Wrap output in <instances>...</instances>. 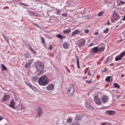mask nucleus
<instances>
[{
  "instance_id": "nucleus-1",
  "label": "nucleus",
  "mask_w": 125,
  "mask_h": 125,
  "mask_svg": "<svg viewBox=\"0 0 125 125\" xmlns=\"http://www.w3.org/2000/svg\"><path fill=\"white\" fill-rule=\"evenodd\" d=\"M48 83V80L45 75L41 77L38 80V83L41 85L45 86Z\"/></svg>"
},
{
  "instance_id": "nucleus-2",
  "label": "nucleus",
  "mask_w": 125,
  "mask_h": 125,
  "mask_svg": "<svg viewBox=\"0 0 125 125\" xmlns=\"http://www.w3.org/2000/svg\"><path fill=\"white\" fill-rule=\"evenodd\" d=\"M74 86L73 85L70 86L68 89L67 94L69 96L71 97L73 96L75 92Z\"/></svg>"
},
{
  "instance_id": "nucleus-3",
  "label": "nucleus",
  "mask_w": 125,
  "mask_h": 125,
  "mask_svg": "<svg viewBox=\"0 0 125 125\" xmlns=\"http://www.w3.org/2000/svg\"><path fill=\"white\" fill-rule=\"evenodd\" d=\"M36 67L38 71H42L44 68V65L42 62H39L36 64Z\"/></svg>"
},
{
  "instance_id": "nucleus-4",
  "label": "nucleus",
  "mask_w": 125,
  "mask_h": 125,
  "mask_svg": "<svg viewBox=\"0 0 125 125\" xmlns=\"http://www.w3.org/2000/svg\"><path fill=\"white\" fill-rule=\"evenodd\" d=\"M120 17L119 15H117L116 12L114 11V13L112 16L111 20L112 22H114L115 21L118 20Z\"/></svg>"
},
{
  "instance_id": "nucleus-5",
  "label": "nucleus",
  "mask_w": 125,
  "mask_h": 125,
  "mask_svg": "<svg viewBox=\"0 0 125 125\" xmlns=\"http://www.w3.org/2000/svg\"><path fill=\"white\" fill-rule=\"evenodd\" d=\"M125 56V51L121 53L120 54L116 56L115 58V60L116 61L121 59L123 57Z\"/></svg>"
},
{
  "instance_id": "nucleus-6",
  "label": "nucleus",
  "mask_w": 125,
  "mask_h": 125,
  "mask_svg": "<svg viewBox=\"0 0 125 125\" xmlns=\"http://www.w3.org/2000/svg\"><path fill=\"white\" fill-rule=\"evenodd\" d=\"M37 112L38 114L37 115V117H40L41 116L43 112L42 109V108L40 107L38 108L37 109Z\"/></svg>"
},
{
  "instance_id": "nucleus-7",
  "label": "nucleus",
  "mask_w": 125,
  "mask_h": 125,
  "mask_svg": "<svg viewBox=\"0 0 125 125\" xmlns=\"http://www.w3.org/2000/svg\"><path fill=\"white\" fill-rule=\"evenodd\" d=\"M85 105L86 108L90 110H93V108L90 106L89 102L87 101H86L85 104Z\"/></svg>"
},
{
  "instance_id": "nucleus-8",
  "label": "nucleus",
  "mask_w": 125,
  "mask_h": 125,
  "mask_svg": "<svg viewBox=\"0 0 125 125\" xmlns=\"http://www.w3.org/2000/svg\"><path fill=\"white\" fill-rule=\"evenodd\" d=\"M15 102L12 99L10 101V104H9V106L13 109H15V107L14 106V105L15 104Z\"/></svg>"
},
{
  "instance_id": "nucleus-9",
  "label": "nucleus",
  "mask_w": 125,
  "mask_h": 125,
  "mask_svg": "<svg viewBox=\"0 0 125 125\" xmlns=\"http://www.w3.org/2000/svg\"><path fill=\"white\" fill-rule=\"evenodd\" d=\"M94 100L95 103L99 105L101 104V102L100 99L98 98V96H95L94 98Z\"/></svg>"
},
{
  "instance_id": "nucleus-10",
  "label": "nucleus",
  "mask_w": 125,
  "mask_h": 125,
  "mask_svg": "<svg viewBox=\"0 0 125 125\" xmlns=\"http://www.w3.org/2000/svg\"><path fill=\"white\" fill-rule=\"evenodd\" d=\"M108 99V97L106 95H104L102 97L101 101L103 103H106Z\"/></svg>"
},
{
  "instance_id": "nucleus-11",
  "label": "nucleus",
  "mask_w": 125,
  "mask_h": 125,
  "mask_svg": "<svg viewBox=\"0 0 125 125\" xmlns=\"http://www.w3.org/2000/svg\"><path fill=\"white\" fill-rule=\"evenodd\" d=\"M54 86V85L53 84H49L47 87V89L48 90H52Z\"/></svg>"
},
{
  "instance_id": "nucleus-12",
  "label": "nucleus",
  "mask_w": 125,
  "mask_h": 125,
  "mask_svg": "<svg viewBox=\"0 0 125 125\" xmlns=\"http://www.w3.org/2000/svg\"><path fill=\"white\" fill-rule=\"evenodd\" d=\"M32 60H29L28 62L26 63L25 65V67L26 68H27L30 67L31 64L32 62Z\"/></svg>"
},
{
  "instance_id": "nucleus-13",
  "label": "nucleus",
  "mask_w": 125,
  "mask_h": 125,
  "mask_svg": "<svg viewBox=\"0 0 125 125\" xmlns=\"http://www.w3.org/2000/svg\"><path fill=\"white\" fill-rule=\"evenodd\" d=\"M98 47H94L92 49V52L93 53H97L98 52Z\"/></svg>"
},
{
  "instance_id": "nucleus-14",
  "label": "nucleus",
  "mask_w": 125,
  "mask_h": 125,
  "mask_svg": "<svg viewBox=\"0 0 125 125\" xmlns=\"http://www.w3.org/2000/svg\"><path fill=\"white\" fill-rule=\"evenodd\" d=\"M69 46V43L68 42H65L63 45V47L65 49L68 48Z\"/></svg>"
},
{
  "instance_id": "nucleus-15",
  "label": "nucleus",
  "mask_w": 125,
  "mask_h": 125,
  "mask_svg": "<svg viewBox=\"0 0 125 125\" xmlns=\"http://www.w3.org/2000/svg\"><path fill=\"white\" fill-rule=\"evenodd\" d=\"M80 33V31L78 30H76L72 33L71 34L72 36V37L74 35L79 34Z\"/></svg>"
},
{
  "instance_id": "nucleus-16",
  "label": "nucleus",
  "mask_w": 125,
  "mask_h": 125,
  "mask_svg": "<svg viewBox=\"0 0 125 125\" xmlns=\"http://www.w3.org/2000/svg\"><path fill=\"white\" fill-rule=\"evenodd\" d=\"M83 118L82 115H78L75 117V119L77 120H81Z\"/></svg>"
},
{
  "instance_id": "nucleus-17",
  "label": "nucleus",
  "mask_w": 125,
  "mask_h": 125,
  "mask_svg": "<svg viewBox=\"0 0 125 125\" xmlns=\"http://www.w3.org/2000/svg\"><path fill=\"white\" fill-rule=\"evenodd\" d=\"M106 112L107 114L109 115H112L114 114L115 111L112 110H109L106 111Z\"/></svg>"
},
{
  "instance_id": "nucleus-18",
  "label": "nucleus",
  "mask_w": 125,
  "mask_h": 125,
  "mask_svg": "<svg viewBox=\"0 0 125 125\" xmlns=\"http://www.w3.org/2000/svg\"><path fill=\"white\" fill-rule=\"evenodd\" d=\"M71 31V29H68L66 30H64L63 32L64 34H68L70 33Z\"/></svg>"
},
{
  "instance_id": "nucleus-19",
  "label": "nucleus",
  "mask_w": 125,
  "mask_h": 125,
  "mask_svg": "<svg viewBox=\"0 0 125 125\" xmlns=\"http://www.w3.org/2000/svg\"><path fill=\"white\" fill-rule=\"evenodd\" d=\"M85 41H80L79 43L78 46L80 47L83 46L84 44Z\"/></svg>"
},
{
  "instance_id": "nucleus-20",
  "label": "nucleus",
  "mask_w": 125,
  "mask_h": 125,
  "mask_svg": "<svg viewBox=\"0 0 125 125\" xmlns=\"http://www.w3.org/2000/svg\"><path fill=\"white\" fill-rule=\"evenodd\" d=\"M105 48L103 47H101L99 48H98V52L100 53L101 52H103Z\"/></svg>"
},
{
  "instance_id": "nucleus-21",
  "label": "nucleus",
  "mask_w": 125,
  "mask_h": 125,
  "mask_svg": "<svg viewBox=\"0 0 125 125\" xmlns=\"http://www.w3.org/2000/svg\"><path fill=\"white\" fill-rule=\"evenodd\" d=\"M1 67L2 70L3 71H6L7 70V68L3 64H1Z\"/></svg>"
},
{
  "instance_id": "nucleus-22",
  "label": "nucleus",
  "mask_w": 125,
  "mask_h": 125,
  "mask_svg": "<svg viewBox=\"0 0 125 125\" xmlns=\"http://www.w3.org/2000/svg\"><path fill=\"white\" fill-rule=\"evenodd\" d=\"M110 78L111 77L110 76L107 77L105 78V81L108 82H110Z\"/></svg>"
},
{
  "instance_id": "nucleus-23",
  "label": "nucleus",
  "mask_w": 125,
  "mask_h": 125,
  "mask_svg": "<svg viewBox=\"0 0 125 125\" xmlns=\"http://www.w3.org/2000/svg\"><path fill=\"white\" fill-rule=\"evenodd\" d=\"M114 86L116 88L119 89L120 88V86L117 83H115Z\"/></svg>"
},
{
  "instance_id": "nucleus-24",
  "label": "nucleus",
  "mask_w": 125,
  "mask_h": 125,
  "mask_svg": "<svg viewBox=\"0 0 125 125\" xmlns=\"http://www.w3.org/2000/svg\"><path fill=\"white\" fill-rule=\"evenodd\" d=\"M59 39L62 40L63 39L62 35L61 34H59L56 36Z\"/></svg>"
},
{
  "instance_id": "nucleus-25",
  "label": "nucleus",
  "mask_w": 125,
  "mask_h": 125,
  "mask_svg": "<svg viewBox=\"0 0 125 125\" xmlns=\"http://www.w3.org/2000/svg\"><path fill=\"white\" fill-rule=\"evenodd\" d=\"M104 11H101L98 14V16H101L103 15L104 13Z\"/></svg>"
},
{
  "instance_id": "nucleus-26",
  "label": "nucleus",
  "mask_w": 125,
  "mask_h": 125,
  "mask_svg": "<svg viewBox=\"0 0 125 125\" xmlns=\"http://www.w3.org/2000/svg\"><path fill=\"white\" fill-rule=\"evenodd\" d=\"M41 39L42 40V43L43 44L45 45V41L43 38L42 37H41Z\"/></svg>"
},
{
  "instance_id": "nucleus-27",
  "label": "nucleus",
  "mask_w": 125,
  "mask_h": 125,
  "mask_svg": "<svg viewBox=\"0 0 125 125\" xmlns=\"http://www.w3.org/2000/svg\"><path fill=\"white\" fill-rule=\"evenodd\" d=\"M3 37L4 38L5 40H6V41L8 43H9V39L7 37H6V36L5 35H3Z\"/></svg>"
},
{
  "instance_id": "nucleus-28",
  "label": "nucleus",
  "mask_w": 125,
  "mask_h": 125,
  "mask_svg": "<svg viewBox=\"0 0 125 125\" xmlns=\"http://www.w3.org/2000/svg\"><path fill=\"white\" fill-rule=\"evenodd\" d=\"M67 121L68 123H71L72 122V119L71 118H69L67 119Z\"/></svg>"
},
{
  "instance_id": "nucleus-29",
  "label": "nucleus",
  "mask_w": 125,
  "mask_h": 125,
  "mask_svg": "<svg viewBox=\"0 0 125 125\" xmlns=\"http://www.w3.org/2000/svg\"><path fill=\"white\" fill-rule=\"evenodd\" d=\"M56 13L58 15H60L61 14L60 11V10L58 9L56 10Z\"/></svg>"
},
{
  "instance_id": "nucleus-30",
  "label": "nucleus",
  "mask_w": 125,
  "mask_h": 125,
  "mask_svg": "<svg viewBox=\"0 0 125 125\" xmlns=\"http://www.w3.org/2000/svg\"><path fill=\"white\" fill-rule=\"evenodd\" d=\"M24 56L27 58H28L30 56V54L28 53H26L24 54Z\"/></svg>"
},
{
  "instance_id": "nucleus-31",
  "label": "nucleus",
  "mask_w": 125,
  "mask_h": 125,
  "mask_svg": "<svg viewBox=\"0 0 125 125\" xmlns=\"http://www.w3.org/2000/svg\"><path fill=\"white\" fill-rule=\"evenodd\" d=\"M62 16L65 17H68L67 13L66 12L63 13L62 14Z\"/></svg>"
},
{
  "instance_id": "nucleus-32",
  "label": "nucleus",
  "mask_w": 125,
  "mask_h": 125,
  "mask_svg": "<svg viewBox=\"0 0 125 125\" xmlns=\"http://www.w3.org/2000/svg\"><path fill=\"white\" fill-rule=\"evenodd\" d=\"M77 66L78 68V69H79L80 68V67L79 65V58H78L77 60Z\"/></svg>"
},
{
  "instance_id": "nucleus-33",
  "label": "nucleus",
  "mask_w": 125,
  "mask_h": 125,
  "mask_svg": "<svg viewBox=\"0 0 125 125\" xmlns=\"http://www.w3.org/2000/svg\"><path fill=\"white\" fill-rule=\"evenodd\" d=\"M7 98L6 97V95H5L3 98L2 100V101H6L7 100Z\"/></svg>"
},
{
  "instance_id": "nucleus-34",
  "label": "nucleus",
  "mask_w": 125,
  "mask_h": 125,
  "mask_svg": "<svg viewBox=\"0 0 125 125\" xmlns=\"http://www.w3.org/2000/svg\"><path fill=\"white\" fill-rule=\"evenodd\" d=\"M39 72V73L37 74L38 76L42 75L43 73L42 71H40Z\"/></svg>"
},
{
  "instance_id": "nucleus-35",
  "label": "nucleus",
  "mask_w": 125,
  "mask_h": 125,
  "mask_svg": "<svg viewBox=\"0 0 125 125\" xmlns=\"http://www.w3.org/2000/svg\"><path fill=\"white\" fill-rule=\"evenodd\" d=\"M109 58L108 57L107 58L106 60L104 62V63H107L109 61Z\"/></svg>"
},
{
  "instance_id": "nucleus-36",
  "label": "nucleus",
  "mask_w": 125,
  "mask_h": 125,
  "mask_svg": "<svg viewBox=\"0 0 125 125\" xmlns=\"http://www.w3.org/2000/svg\"><path fill=\"white\" fill-rule=\"evenodd\" d=\"M30 87L33 90H34L35 88V87L31 85H30Z\"/></svg>"
},
{
  "instance_id": "nucleus-37",
  "label": "nucleus",
  "mask_w": 125,
  "mask_h": 125,
  "mask_svg": "<svg viewBox=\"0 0 125 125\" xmlns=\"http://www.w3.org/2000/svg\"><path fill=\"white\" fill-rule=\"evenodd\" d=\"M20 4H21L23 5H24V6H25L26 7H28L29 6V5H27V4H26L23 3H22V2H20Z\"/></svg>"
},
{
  "instance_id": "nucleus-38",
  "label": "nucleus",
  "mask_w": 125,
  "mask_h": 125,
  "mask_svg": "<svg viewBox=\"0 0 125 125\" xmlns=\"http://www.w3.org/2000/svg\"><path fill=\"white\" fill-rule=\"evenodd\" d=\"M109 30L108 28L106 29L104 31V33H107L109 31Z\"/></svg>"
},
{
  "instance_id": "nucleus-39",
  "label": "nucleus",
  "mask_w": 125,
  "mask_h": 125,
  "mask_svg": "<svg viewBox=\"0 0 125 125\" xmlns=\"http://www.w3.org/2000/svg\"><path fill=\"white\" fill-rule=\"evenodd\" d=\"M124 1H121L119 3V5H122L124 4Z\"/></svg>"
},
{
  "instance_id": "nucleus-40",
  "label": "nucleus",
  "mask_w": 125,
  "mask_h": 125,
  "mask_svg": "<svg viewBox=\"0 0 125 125\" xmlns=\"http://www.w3.org/2000/svg\"><path fill=\"white\" fill-rule=\"evenodd\" d=\"M53 47L52 45H50L49 47V49L50 50H51Z\"/></svg>"
},
{
  "instance_id": "nucleus-41",
  "label": "nucleus",
  "mask_w": 125,
  "mask_h": 125,
  "mask_svg": "<svg viewBox=\"0 0 125 125\" xmlns=\"http://www.w3.org/2000/svg\"><path fill=\"white\" fill-rule=\"evenodd\" d=\"M32 24L36 26L37 27H39V25H37V24H36V23H32Z\"/></svg>"
},
{
  "instance_id": "nucleus-42",
  "label": "nucleus",
  "mask_w": 125,
  "mask_h": 125,
  "mask_svg": "<svg viewBox=\"0 0 125 125\" xmlns=\"http://www.w3.org/2000/svg\"><path fill=\"white\" fill-rule=\"evenodd\" d=\"M85 81L86 82V83H91L92 81L91 80H86Z\"/></svg>"
},
{
  "instance_id": "nucleus-43",
  "label": "nucleus",
  "mask_w": 125,
  "mask_h": 125,
  "mask_svg": "<svg viewBox=\"0 0 125 125\" xmlns=\"http://www.w3.org/2000/svg\"><path fill=\"white\" fill-rule=\"evenodd\" d=\"M26 84L28 86H30V85H31V84L29 82H26Z\"/></svg>"
},
{
  "instance_id": "nucleus-44",
  "label": "nucleus",
  "mask_w": 125,
  "mask_h": 125,
  "mask_svg": "<svg viewBox=\"0 0 125 125\" xmlns=\"http://www.w3.org/2000/svg\"><path fill=\"white\" fill-rule=\"evenodd\" d=\"M89 30L88 29H87L86 30H85V32L86 33H88L89 32Z\"/></svg>"
},
{
  "instance_id": "nucleus-45",
  "label": "nucleus",
  "mask_w": 125,
  "mask_h": 125,
  "mask_svg": "<svg viewBox=\"0 0 125 125\" xmlns=\"http://www.w3.org/2000/svg\"><path fill=\"white\" fill-rule=\"evenodd\" d=\"M29 49L31 51H32L33 50L32 48L30 46H29Z\"/></svg>"
},
{
  "instance_id": "nucleus-46",
  "label": "nucleus",
  "mask_w": 125,
  "mask_h": 125,
  "mask_svg": "<svg viewBox=\"0 0 125 125\" xmlns=\"http://www.w3.org/2000/svg\"><path fill=\"white\" fill-rule=\"evenodd\" d=\"M94 45L93 44V43H92L90 44L88 46V47Z\"/></svg>"
},
{
  "instance_id": "nucleus-47",
  "label": "nucleus",
  "mask_w": 125,
  "mask_h": 125,
  "mask_svg": "<svg viewBox=\"0 0 125 125\" xmlns=\"http://www.w3.org/2000/svg\"><path fill=\"white\" fill-rule=\"evenodd\" d=\"M107 70V69H106L105 68H104V70H103V72H105Z\"/></svg>"
},
{
  "instance_id": "nucleus-48",
  "label": "nucleus",
  "mask_w": 125,
  "mask_h": 125,
  "mask_svg": "<svg viewBox=\"0 0 125 125\" xmlns=\"http://www.w3.org/2000/svg\"><path fill=\"white\" fill-rule=\"evenodd\" d=\"M9 8V7L7 6V7H4L3 8V9L4 10L5 9H8Z\"/></svg>"
},
{
  "instance_id": "nucleus-49",
  "label": "nucleus",
  "mask_w": 125,
  "mask_h": 125,
  "mask_svg": "<svg viewBox=\"0 0 125 125\" xmlns=\"http://www.w3.org/2000/svg\"><path fill=\"white\" fill-rule=\"evenodd\" d=\"M3 119V117L2 116H0V121H1Z\"/></svg>"
},
{
  "instance_id": "nucleus-50",
  "label": "nucleus",
  "mask_w": 125,
  "mask_h": 125,
  "mask_svg": "<svg viewBox=\"0 0 125 125\" xmlns=\"http://www.w3.org/2000/svg\"><path fill=\"white\" fill-rule=\"evenodd\" d=\"M32 52L33 53H34V54H36V52L35 51H34L33 50H32Z\"/></svg>"
},
{
  "instance_id": "nucleus-51",
  "label": "nucleus",
  "mask_w": 125,
  "mask_h": 125,
  "mask_svg": "<svg viewBox=\"0 0 125 125\" xmlns=\"http://www.w3.org/2000/svg\"><path fill=\"white\" fill-rule=\"evenodd\" d=\"M99 34V33L97 32H95L94 33V34L95 35H98Z\"/></svg>"
},
{
  "instance_id": "nucleus-52",
  "label": "nucleus",
  "mask_w": 125,
  "mask_h": 125,
  "mask_svg": "<svg viewBox=\"0 0 125 125\" xmlns=\"http://www.w3.org/2000/svg\"><path fill=\"white\" fill-rule=\"evenodd\" d=\"M47 38L50 39H52V37H51L50 36H48L47 37Z\"/></svg>"
},
{
  "instance_id": "nucleus-53",
  "label": "nucleus",
  "mask_w": 125,
  "mask_h": 125,
  "mask_svg": "<svg viewBox=\"0 0 125 125\" xmlns=\"http://www.w3.org/2000/svg\"><path fill=\"white\" fill-rule=\"evenodd\" d=\"M36 79V78L35 77H33L32 78V80H35Z\"/></svg>"
},
{
  "instance_id": "nucleus-54",
  "label": "nucleus",
  "mask_w": 125,
  "mask_h": 125,
  "mask_svg": "<svg viewBox=\"0 0 125 125\" xmlns=\"http://www.w3.org/2000/svg\"><path fill=\"white\" fill-rule=\"evenodd\" d=\"M88 74L89 75V76L91 75L90 74V71H88Z\"/></svg>"
},
{
  "instance_id": "nucleus-55",
  "label": "nucleus",
  "mask_w": 125,
  "mask_h": 125,
  "mask_svg": "<svg viewBox=\"0 0 125 125\" xmlns=\"http://www.w3.org/2000/svg\"><path fill=\"white\" fill-rule=\"evenodd\" d=\"M122 20L123 21L125 20V16L122 19Z\"/></svg>"
},
{
  "instance_id": "nucleus-56",
  "label": "nucleus",
  "mask_w": 125,
  "mask_h": 125,
  "mask_svg": "<svg viewBox=\"0 0 125 125\" xmlns=\"http://www.w3.org/2000/svg\"><path fill=\"white\" fill-rule=\"evenodd\" d=\"M105 123H102V125H105Z\"/></svg>"
},
{
  "instance_id": "nucleus-57",
  "label": "nucleus",
  "mask_w": 125,
  "mask_h": 125,
  "mask_svg": "<svg viewBox=\"0 0 125 125\" xmlns=\"http://www.w3.org/2000/svg\"><path fill=\"white\" fill-rule=\"evenodd\" d=\"M66 37L65 36L62 35L63 39L65 38Z\"/></svg>"
},
{
  "instance_id": "nucleus-58",
  "label": "nucleus",
  "mask_w": 125,
  "mask_h": 125,
  "mask_svg": "<svg viewBox=\"0 0 125 125\" xmlns=\"http://www.w3.org/2000/svg\"><path fill=\"white\" fill-rule=\"evenodd\" d=\"M120 64L119 63H118V64H117L116 65V66H119V65H120Z\"/></svg>"
},
{
  "instance_id": "nucleus-59",
  "label": "nucleus",
  "mask_w": 125,
  "mask_h": 125,
  "mask_svg": "<svg viewBox=\"0 0 125 125\" xmlns=\"http://www.w3.org/2000/svg\"><path fill=\"white\" fill-rule=\"evenodd\" d=\"M109 21H108V22L107 23V25H109Z\"/></svg>"
},
{
  "instance_id": "nucleus-60",
  "label": "nucleus",
  "mask_w": 125,
  "mask_h": 125,
  "mask_svg": "<svg viewBox=\"0 0 125 125\" xmlns=\"http://www.w3.org/2000/svg\"><path fill=\"white\" fill-rule=\"evenodd\" d=\"M124 76V74H122V75L121 76V77H123Z\"/></svg>"
},
{
  "instance_id": "nucleus-61",
  "label": "nucleus",
  "mask_w": 125,
  "mask_h": 125,
  "mask_svg": "<svg viewBox=\"0 0 125 125\" xmlns=\"http://www.w3.org/2000/svg\"><path fill=\"white\" fill-rule=\"evenodd\" d=\"M122 39H121V40H120V41H119V42H121L122 41Z\"/></svg>"
},
{
  "instance_id": "nucleus-62",
  "label": "nucleus",
  "mask_w": 125,
  "mask_h": 125,
  "mask_svg": "<svg viewBox=\"0 0 125 125\" xmlns=\"http://www.w3.org/2000/svg\"><path fill=\"white\" fill-rule=\"evenodd\" d=\"M112 79L111 80V81H112Z\"/></svg>"
},
{
  "instance_id": "nucleus-63",
  "label": "nucleus",
  "mask_w": 125,
  "mask_h": 125,
  "mask_svg": "<svg viewBox=\"0 0 125 125\" xmlns=\"http://www.w3.org/2000/svg\"><path fill=\"white\" fill-rule=\"evenodd\" d=\"M37 0V1H38V0Z\"/></svg>"
},
{
  "instance_id": "nucleus-64",
  "label": "nucleus",
  "mask_w": 125,
  "mask_h": 125,
  "mask_svg": "<svg viewBox=\"0 0 125 125\" xmlns=\"http://www.w3.org/2000/svg\"><path fill=\"white\" fill-rule=\"evenodd\" d=\"M85 66V65H84V66Z\"/></svg>"
}]
</instances>
